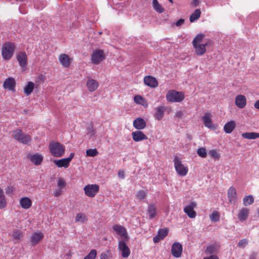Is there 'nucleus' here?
I'll use <instances>...</instances> for the list:
<instances>
[{
  "label": "nucleus",
  "instance_id": "obj_1",
  "mask_svg": "<svg viewBox=\"0 0 259 259\" xmlns=\"http://www.w3.org/2000/svg\"><path fill=\"white\" fill-rule=\"evenodd\" d=\"M204 36L205 35L203 34H198L194 37L192 41L195 53L199 56L203 55L206 53V48L207 47H211L213 45V41L210 39L202 44Z\"/></svg>",
  "mask_w": 259,
  "mask_h": 259
},
{
  "label": "nucleus",
  "instance_id": "obj_47",
  "mask_svg": "<svg viewBox=\"0 0 259 259\" xmlns=\"http://www.w3.org/2000/svg\"><path fill=\"white\" fill-rule=\"evenodd\" d=\"M209 154L210 156L214 159H219L220 157V154L215 150H211L209 151Z\"/></svg>",
  "mask_w": 259,
  "mask_h": 259
},
{
  "label": "nucleus",
  "instance_id": "obj_5",
  "mask_svg": "<svg viewBox=\"0 0 259 259\" xmlns=\"http://www.w3.org/2000/svg\"><path fill=\"white\" fill-rule=\"evenodd\" d=\"M166 100L170 103L181 102L185 99L183 93L176 90H169L166 95Z\"/></svg>",
  "mask_w": 259,
  "mask_h": 259
},
{
  "label": "nucleus",
  "instance_id": "obj_30",
  "mask_svg": "<svg viewBox=\"0 0 259 259\" xmlns=\"http://www.w3.org/2000/svg\"><path fill=\"white\" fill-rule=\"evenodd\" d=\"M149 219H153L156 215V207L154 204H150L147 209Z\"/></svg>",
  "mask_w": 259,
  "mask_h": 259
},
{
  "label": "nucleus",
  "instance_id": "obj_38",
  "mask_svg": "<svg viewBox=\"0 0 259 259\" xmlns=\"http://www.w3.org/2000/svg\"><path fill=\"white\" fill-rule=\"evenodd\" d=\"M153 3V7L155 11L159 13H162L164 11V9L162 7V6L158 3V2H156L155 3Z\"/></svg>",
  "mask_w": 259,
  "mask_h": 259
},
{
  "label": "nucleus",
  "instance_id": "obj_60",
  "mask_svg": "<svg viewBox=\"0 0 259 259\" xmlns=\"http://www.w3.org/2000/svg\"><path fill=\"white\" fill-rule=\"evenodd\" d=\"M183 112L181 111H179L177 112L176 114V116L178 118H181L183 116Z\"/></svg>",
  "mask_w": 259,
  "mask_h": 259
},
{
  "label": "nucleus",
  "instance_id": "obj_26",
  "mask_svg": "<svg viewBox=\"0 0 259 259\" xmlns=\"http://www.w3.org/2000/svg\"><path fill=\"white\" fill-rule=\"evenodd\" d=\"M236 127V122L234 120L230 121L227 122L224 126V130L227 134L231 133Z\"/></svg>",
  "mask_w": 259,
  "mask_h": 259
},
{
  "label": "nucleus",
  "instance_id": "obj_19",
  "mask_svg": "<svg viewBox=\"0 0 259 259\" xmlns=\"http://www.w3.org/2000/svg\"><path fill=\"white\" fill-rule=\"evenodd\" d=\"M28 158L30 161L35 165H40L43 160V156L39 153L30 154L28 155Z\"/></svg>",
  "mask_w": 259,
  "mask_h": 259
},
{
  "label": "nucleus",
  "instance_id": "obj_56",
  "mask_svg": "<svg viewBox=\"0 0 259 259\" xmlns=\"http://www.w3.org/2000/svg\"><path fill=\"white\" fill-rule=\"evenodd\" d=\"M118 176L119 178H120L121 179H124V172L123 170H119L118 172Z\"/></svg>",
  "mask_w": 259,
  "mask_h": 259
},
{
  "label": "nucleus",
  "instance_id": "obj_62",
  "mask_svg": "<svg viewBox=\"0 0 259 259\" xmlns=\"http://www.w3.org/2000/svg\"><path fill=\"white\" fill-rule=\"evenodd\" d=\"M5 195H4V191L3 190V189H2L1 187H0V198H3V197H5Z\"/></svg>",
  "mask_w": 259,
  "mask_h": 259
},
{
  "label": "nucleus",
  "instance_id": "obj_14",
  "mask_svg": "<svg viewBox=\"0 0 259 259\" xmlns=\"http://www.w3.org/2000/svg\"><path fill=\"white\" fill-rule=\"evenodd\" d=\"M16 81L13 77H8L3 83V87L5 89L15 92L16 87Z\"/></svg>",
  "mask_w": 259,
  "mask_h": 259
},
{
  "label": "nucleus",
  "instance_id": "obj_57",
  "mask_svg": "<svg viewBox=\"0 0 259 259\" xmlns=\"http://www.w3.org/2000/svg\"><path fill=\"white\" fill-rule=\"evenodd\" d=\"M203 259H219L217 255H211L208 257H204Z\"/></svg>",
  "mask_w": 259,
  "mask_h": 259
},
{
  "label": "nucleus",
  "instance_id": "obj_31",
  "mask_svg": "<svg viewBox=\"0 0 259 259\" xmlns=\"http://www.w3.org/2000/svg\"><path fill=\"white\" fill-rule=\"evenodd\" d=\"M34 88V83L32 81L28 82L27 85L24 88V94L26 96L30 95Z\"/></svg>",
  "mask_w": 259,
  "mask_h": 259
},
{
  "label": "nucleus",
  "instance_id": "obj_46",
  "mask_svg": "<svg viewBox=\"0 0 259 259\" xmlns=\"http://www.w3.org/2000/svg\"><path fill=\"white\" fill-rule=\"evenodd\" d=\"M146 193L143 190H140L137 194V198L140 200H143L146 197Z\"/></svg>",
  "mask_w": 259,
  "mask_h": 259
},
{
  "label": "nucleus",
  "instance_id": "obj_15",
  "mask_svg": "<svg viewBox=\"0 0 259 259\" xmlns=\"http://www.w3.org/2000/svg\"><path fill=\"white\" fill-rule=\"evenodd\" d=\"M113 229L116 233L121 236L124 237L125 241H128V237L126 229L120 225H114L112 227Z\"/></svg>",
  "mask_w": 259,
  "mask_h": 259
},
{
  "label": "nucleus",
  "instance_id": "obj_28",
  "mask_svg": "<svg viewBox=\"0 0 259 259\" xmlns=\"http://www.w3.org/2000/svg\"><path fill=\"white\" fill-rule=\"evenodd\" d=\"M249 210L248 208H243L239 212L238 217L240 221H245L248 216Z\"/></svg>",
  "mask_w": 259,
  "mask_h": 259
},
{
  "label": "nucleus",
  "instance_id": "obj_40",
  "mask_svg": "<svg viewBox=\"0 0 259 259\" xmlns=\"http://www.w3.org/2000/svg\"><path fill=\"white\" fill-rule=\"evenodd\" d=\"M57 186L60 190L64 189L66 186V182L65 180L62 178L57 179Z\"/></svg>",
  "mask_w": 259,
  "mask_h": 259
},
{
  "label": "nucleus",
  "instance_id": "obj_50",
  "mask_svg": "<svg viewBox=\"0 0 259 259\" xmlns=\"http://www.w3.org/2000/svg\"><path fill=\"white\" fill-rule=\"evenodd\" d=\"M143 100V98L139 95H137L134 97V101L137 104H141V102Z\"/></svg>",
  "mask_w": 259,
  "mask_h": 259
},
{
  "label": "nucleus",
  "instance_id": "obj_48",
  "mask_svg": "<svg viewBox=\"0 0 259 259\" xmlns=\"http://www.w3.org/2000/svg\"><path fill=\"white\" fill-rule=\"evenodd\" d=\"M7 205L6 199L5 197L0 198V209L5 208Z\"/></svg>",
  "mask_w": 259,
  "mask_h": 259
},
{
  "label": "nucleus",
  "instance_id": "obj_20",
  "mask_svg": "<svg viewBox=\"0 0 259 259\" xmlns=\"http://www.w3.org/2000/svg\"><path fill=\"white\" fill-rule=\"evenodd\" d=\"M144 82L147 86L151 88H156L158 85L157 79L152 76H146L144 78Z\"/></svg>",
  "mask_w": 259,
  "mask_h": 259
},
{
  "label": "nucleus",
  "instance_id": "obj_32",
  "mask_svg": "<svg viewBox=\"0 0 259 259\" xmlns=\"http://www.w3.org/2000/svg\"><path fill=\"white\" fill-rule=\"evenodd\" d=\"M242 136L246 139H255L259 138V133L254 132L244 133L242 134Z\"/></svg>",
  "mask_w": 259,
  "mask_h": 259
},
{
  "label": "nucleus",
  "instance_id": "obj_33",
  "mask_svg": "<svg viewBox=\"0 0 259 259\" xmlns=\"http://www.w3.org/2000/svg\"><path fill=\"white\" fill-rule=\"evenodd\" d=\"M201 15V11L200 9H196L194 12L191 15L189 20L191 22H193L199 18Z\"/></svg>",
  "mask_w": 259,
  "mask_h": 259
},
{
  "label": "nucleus",
  "instance_id": "obj_24",
  "mask_svg": "<svg viewBox=\"0 0 259 259\" xmlns=\"http://www.w3.org/2000/svg\"><path fill=\"white\" fill-rule=\"evenodd\" d=\"M133 126L136 129L141 130L145 128L146 122L143 118L139 117L134 120Z\"/></svg>",
  "mask_w": 259,
  "mask_h": 259
},
{
  "label": "nucleus",
  "instance_id": "obj_11",
  "mask_svg": "<svg viewBox=\"0 0 259 259\" xmlns=\"http://www.w3.org/2000/svg\"><path fill=\"white\" fill-rule=\"evenodd\" d=\"M171 252L173 256L176 258L181 257L183 252L182 245L179 242H175L171 246Z\"/></svg>",
  "mask_w": 259,
  "mask_h": 259
},
{
  "label": "nucleus",
  "instance_id": "obj_55",
  "mask_svg": "<svg viewBox=\"0 0 259 259\" xmlns=\"http://www.w3.org/2000/svg\"><path fill=\"white\" fill-rule=\"evenodd\" d=\"M100 259H109L108 252L107 253H102L100 255Z\"/></svg>",
  "mask_w": 259,
  "mask_h": 259
},
{
  "label": "nucleus",
  "instance_id": "obj_9",
  "mask_svg": "<svg viewBox=\"0 0 259 259\" xmlns=\"http://www.w3.org/2000/svg\"><path fill=\"white\" fill-rule=\"evenodd\" d=\"M118 249L121 251L122 257L127 258L130 256L131 251L124 240H120L118 242Z\"/></svg>",
  "mask_w": 259,
  "mask_h": 259
},
{
  "label": "nucleus",
  "instance_id": "obj_37",
  "mask_svg": "<svg viewBox=\"0 0 259 259\" xmlns=\"http://www.w3.org/2000/svg\"><path fill=\"white\" fill-rule=\"evenodd\" d=\"M243 204L245 206H247L251 204L254 202V198L251 195H249L248 196H246L243 198Z\"/></svg>",
  "mask_w": 259,
  "mask_h": 259
},
{
  "label": "nucleus",
  "instance_id": "obj_43",
  "mask_svg": "<svg viewBox=\"0 0 259 259\" xmlns=\"http://www.w3.org/2000/svg\"><path fill=\"white\" fill-rule=\"evenodd\" d=\"M98 151L96 149H89L86 150V155L88 156L94 157L97 155Z\"/></svg>",
  "mask_w": 259,
  "mask_h": 259
},
{
  "label": "nucleus",
  "instance_id": "obj_22",
  "mask_svg": "<svg viewBox=\"0 0 259 259\" xmlns=\"http://www.w3.org/2000/svg\"><path fill=\"white\" fill-rule=\"evenodd\" d=\"M228 198L230 203L235 204L237 198L236 189L233 187H231L228 190Z\"/></svg>",
  "mask_w": 259,
  "mask_h": 259
},
{
  "label": "nucleus",
  "instance_id": "obj_25",
  "mask_svg": "<svg viewBox=\"0 0 259 259\" xmlns=\"http://www.w3.org/2000/svg\"><path fill=\"white\" fill-rule=\"evenodd\" d=\"M19 203L22 208L27 209L31 206L32 202L29 197H24L20 199Z\"/></svg>",
  "mask_w": 259,
  "mask_h": 259
},
{
  "label": "nucleus",
  "instance_id": "obj_7",
  "mask_svg": "<svg viewBox=\"0 0 259 259\" xmlns=\"http://www.w3.org/2000/svg\"><path fill=\"white\" fill-rule=\"evenodd\" d=\"M85 195L89 197H94L99 191V186L97 184H88L83 188Z\"/></svg>",
  "mask_w": 259,
  "mask_h": 259
},
{
  "label": "nucleus",
  "instance_id": "obj_10",
  "mask_svg": "<svg viewBox=\"0 0 259 259\" xmlns=\"http://www.w3.org/2000/svg\"><path fill=\"white\" fill-rule=\"evenodd\" d=\"M44 238V234L40 231L33 233L30 237V243L32 246L38 244Z\"/></svg>",
  "mask_w": 259,
  "mask_h": 259
},
{
  "label": "nucleus",
  "instance_id": "obj_2",
  "mask_svg": "<svg viewBox=\"0 0 259 259\" xmlns=\"http://www.w3.org/2000/svg\"><path fill=\"white\" fill-rule=\"evenodd\" d=\"M15 50V43L11 41L4 42L1 49V54L3 59L5 61L10 60L14 54Z\"/></svg>",
  "mask_w": 259,
  "mask_h": 259
},
{
  "label": "nucleus",
  "instance_id": "obj_44",
  "mask_svg": "<svg viewBox=\"0 0 259 259\" xmlns=\"http://www.w3.org/2000/svg\"><path fill=\"white\" fill-rule=\"evenodd\" d=\"M87 134L89 135L91 137L94 136L95 135V130H94L93 123H91L87 128Z\"/></svg>",
  "mask_w": 259,
  "mask_h": 259
},
{
  "label": "nucleus",
  "instance_id": "obj_29",
  "mask_svg": "<svg viewBox=\"0 0 259 259\" xmlns=\"http://www.w3.org/2000/svg\"><path fill=\"white\" fill-rule=\"evenodd\" d=\"M53 162L58 167H63L64 168H67L70 164V163L66 158H62L59 160H54Z\"/></svg>",
  "mask_w": 259,
  "mask_h": 259
},
{
  "label": "nucleus",
  "instance_id": "obj_27",
  "mask_svg": "<svg viewBox=\"0 0 259 259\" xmlns=\"http://www.w3.org/2000/svg\"><path fill=\"white\" fill-rule=\"evenodd\" d=\"M165 110V107L163 106L157 107L156 108V112L155 113V117L158 120H160L162 119L164 116V113Z\"/></svg>",
  "mask_w": 259,
  "mask_h": 259
},
{
  "label": "nucleus",
  "instance_id": "obj_8",
  "mask_svg": "<svg viewBox=\"0 0 259 259\" xmlns=\"http://www.w3.org/2000/svg\"><path fill=\"white\" fill-rule=\"evenodd\" d=\"M105 59L104 52L102 50H96L91 55V60L94 64H98Z\"/></svg>",
  "mask_w": 259,
  "mask_h": 259
},
{
  "label": "nucleus",
  "instance_id": "obj_18",
  "mask_svg": "<svg viewBox=\"0 0 259 259\" xmlns=\"http://www.w3.org/2000/svg\"><path fill=\"white\" fill-rule=\"evenodd\" d=\"M87 87L90 92L95 91L99 87V82L97 80L88 77L87 81Z\"/></svg>",
  "mask_w": 259,
  "mask_h": 259
},
{
  "label": "nucleus",
  "instance_id": "obj_49",
  "mask_svg": "<svg viewBox=\"0 0 259 259\" xmlns=\"http://www.w3.org/2000/svg\"><path fill=\"white\" fill-rule=\"evenodd\" d=\"M248 243V241L246 239H243L241 240L238 243V246L240 247H244Z\"/></svg>",
  "mask_w": 259,
  "mask_h": 259
},
{
  "label": "nucleus",
  "instance_id": "obj_21",
  "mask_svg": "<svg viewBox=\"0 0 259 259\" xmlns=\"http://www.w3.org/2000/svg\"><path fill=\"white\" fill-rule=\"evenodd\" d=\"M235 105L239 108H244L246 105V97L242 95H237L235 98Z\"/></svg>",
  "mask_w": 259,
  "mask_h": 259
},
{
  "label": "nucleus",
  "instance_id": "obj_3",
  "mask_svg": "<svg viewBox=\"0 0 259 259\" xmlns=\"http://www.w3.org/2000/svg\"><path fill=\"white\" fill-rule=\"evenodd\" d=\"M12 137L23 144H28L31 141V137L28 134L24 133L21 130L18 128L12 132Z\"/></svg>",
  "mask_w": 259,
  "mask_h": 259
},
{
  "label": "nucleus",
  "instance_id": "obj_64",
  "mask_svg": "<svg viewBox=\"0 0 259 259\" xmlns=\"http://www.w3.org/2000/svg\"><path fill=\"white\" fill-rule=\"evenodd\" d=\"M250 259H255V258H254V257H252V256H251V257H250Z\"/></svg>",
  "mask_w": 259,
  "mask_h": 259
},
{
  "label": "nucleus",
  "instance_id": "obj_53",
  "mask_svg": "<svg viewBox=\"0 0 259 259\" xmlns=\"http://www.w3.org/2000/svg\"><path fill=\"white\" fill-rule=\"evenodd\" d=\"M184 22H185V20L184 19H180L179 20H178L176 23V25L177 26H181L182 25H183L184 23Z\"/></svg>",
  "mask_w": 259,
  "mask_h": 259
},
{
  "label": "nucleus",
  "instance_id": "obj_41",
  "mask_svg": "<svg viewBox=\"0 0 259 259\" xmlns=\"http://www.w3.org/2000/svg\"><path fill=\"white\" fill-rule=\"evenodd\" d=\"M197 153L200 157L202 158H205L207 156L206 150L204 147L199 148L198 149Z\"/></svg>",
  "mask_w": 259,
  "mask_h": 259
},
{
  "label": "nucleus",
  "instance_id": "obj_45",
  "mask_svg": "<svg viewBox=\"0 0 259 259\" xmlns=\"http://www.w3.org/2000/svg\"><path fill=\"white\" fill-rule=\"evenodd\" d=\"M168 234V230L167 229H160L158 232V235L163 240Z\"/></svg>",
  "mask_w": 259,
  "mask_h": 259
},
{
  "label": "nucleus",
  "instance_id": "obj_58",
  "mask_svg": "<svg viewBox=\"0 0 259 259\" xmlns=\"http://www.w3.org/2000/svg\"><path fill=\"white\" fill-rule=\"evenodd\" d=\"M200 2V0H193L192 2V5H193L194 7H197L199 5Z\"/></svg>",
  "mask_w": 259,
  "mask_h": 259
},
{
  "label": "nucleus",
  "instance_id": "obj_13",
  "mask_svg": "<svg viewBox=\"0 0 259 259\" xmlns=\"http://www.w3.org/2000/svg\"><path fill=\"white\" fill-rule=\"evenodd\" d=\"M16 58L20 67L23 69H25L27 64V56L26 53L25 52L18 53Z\"/></svg>",
  "mask_w": 259,
  "mask_h": 259
},
{
  "label": "nucleus",
  "instance_id": "obj_61",
  "mask_svg": "<svg viewBox=\"0 0 259 259\" xmlns=\"http://www.w3.org/2000/svg\"><path fill=\"white\" fill-rule=\"evenodd\" d=\"M254 107L255 108L259 110V100H257L254 104Z\"/></svg>",
  "mask_w": 259,
  "mask_h": 259
},
{
  "label": "nucleus",
  "instance_id": "obj_17",
  "mask_svg": "<svg viewBox=\"0 0 259 259\" xmlns=\"http://www.w3.org/2000/svg\"><path fill=\"white\" fill-rule=\"evenodd\" d=\"M60 64L64 68H68L70 65L71 59L65 54H61L58 57Z\"/></svg>",
  "mask_w": 259,
  "mask_h": 259
},
{
  "label": "nucleus",
  "instance_id": "obj_23",
  "mask_svg": "<svg viewBox=\"0 0 259 259\" xmlns=\"http://www.w3.org/2000/svg\"><path fill=\"white\" fill-rule=\"evenodd\" d=\"M132 136L133 140L135 142H139L148 139L147 136L140 130L133 132L132 133Z\"/></svg>",
  "mask_w": 259,
  "mask_h": 259
},
{
  "label": "nucleus",
  "instance_id": "obj_36",
  "mask_svg": "<svg viewBox=\"0 0 259 259\" xmlns=\"http://www.w3.org/2000/svg\"><path fill=\"white\" fill-rule=\"evenodd\" d=\"M88 220L87 216L83 213H78L75 217L76 222L84 223Z\"/></svg>",
  "mask_w": 259,
  "mask_h": 259
},
{
  "label": "nucleus",
  "instance_id": "obj_51",
  "mask_svg": "<svg viewBox=\"0 0 259 259\" xmlns=\"http://www.w3.org/2000/svg\"><path fill=\"white\" fill-rule=\"evenodd\" d=\"M14 189L13 187H12L11 186H8L5 189L6 192L8 194H12L14 192Z\"/></svg>",
  "mask_w": 259,
  "mask_h": 259
},
{
  "label": "nucleus",
  "instance_id": "obj_35",
  "mask_svg": "<svg viewBox=\"0 0 259 259\" xmlns=\"http://www.w3.org/2000/svg\"><path fill=\"white\" fill-rule=\"evenodd\" d=\"M218 249L219 247L217 245L212 244L207 247L205 252L207 254H212L217 252Z\"/></svg>",
  "mask_w": 259,
  "mask_h": 259
},
{
  "label": "nucleus",
  "instance_id": "obj_16",
  "mask_svg": "<svg viewBox=\"0 0 259 259\" xmlns=\"http://www.w3.org/2000/svg\"><path fill=\"white\" fill-rule=\"evenodd\" d=\"M205 126L210 128L214 129L215 126L211 120V114L210 113H206L201 118Z\"/></svg>",
  "mask_w": 259,
  "mask_h": 259
},
{
  "label": "nucleus",
  "instance_id": "obj_6",
  "mask_svg": "<svg viewBox=\"0 0 259 259\" xmlns=\"http://www.w3.org/2000/svg\"><path fill=\"white\" fill-rule=\"evenodd\" d=\"M175 167L177 172L181 176H186L188 171V168L185 166L180 158L176 157L174 160Z\"/></svg>",
  "mask_w": 259,
  "mask_h": 259
},
{
  "label": "nucleus",
  "instance_id": "obj_52",
  "mask_svg": "<svg viewBox=\"0 0 259 259\" xmlns=\"http://www.w3.org/2000/svg\"><path fill=\"white\" fill-rule=\"evenodd\" d=\"M62 194L61 190H55L54 192V196L56 197L60 196Z\"/></svg>",
  "mask_w": 259,
  "mask_h": 259
},
{
  "label": "nucleus",
  "instance_id": "obj_63",
  "mask_svg": "<svg viewBox=\"0 0 259 259\" xmlns=\"http://www.w3.org/2000/svg\"><path fill=\"white\" fill-rule=\"evenodd\" d=\"M169 1L170 3H171V4H173V1L172 0H168Z\"/></svg>",
  "mask_w": 259,
  "mask_h": 259
},
{
  "label": "nucleus",
  "instance_id": "obj_4",
  "mask_svg": "<svg viewBox=\"0 0 259 259\" xmlns=\"http://www.w3.org/2000/svg\"><path fill=\"white\" fill-rule=\"evenodd\" d=\"M51 154L56 157L62 156L65 152V146L59 142H51L49 144Z\"/></svg>",
  "mask_w": 259,
  "mask_h": 259
},
{
  "label": "nucleus",
  "instance_id": "obj_42",
  "mask_svg": "<svg viewBox=\"0 0 259 259\" xmlns=\"http://www.w3.org/2000/svg\"><path fill=\"white\" fill-rule=\"evenodd\" d=\"M97 251L95 249H92L89 252L88 254H87L83 259H95L97 256Z\"/></svg>",
  "mask_w": 259,
  "mask_h": 259
},
{
  "label": "nucleus",
  "instance_id": "obj_39",
  "mask_svg": "<svg viewBox=\"0 0 259 259\" xmlns=\"http://www.w3.org/2000/svg\"><path fill=\"white\" fill-rule=\"evenodd\" d=\"M210 220L212 222H217L220 220V216L218 211L214 210L209 215Z\"/></svg>",
  "mask_w": 259,
  "mask_h": 259
},
{
  "label": "nucleus",
  "instance_id": "obj_12",
  "mask_svg": "<svg viewBox=\"0 0 259 259\" xmlns=\"http://www.w3.org/2000/svg\"><path fill=\"white\" fill-rule=\"evenodd\" d=\"M196 204L194 202H192L190 204L186 206L184 208V211L186 213L190 218H195L196 216V212L194 210V208L196 207Z\"/></svg>",
  "mask_w": 259,
  "mask_h": 259
},
{
  "label": "nucleus",
  "instance_id": "obj_34",
  "mask_svg": "<svg viewBox=\"0 0 259 259\" xmlns=\"http://www.w3.org/2000/svg\"><path fill=\"white\" fill-rule=\"evenodd\" d=\"M12 236L16 240H19L23 237L22 232L18 229H14L12 233Z\"/></svg>",
  "mask_w": 259,
  "mask_h": 259
},
{
  "label": "nucleus",
  "instance_id": "obj_54",
  "mask_svg": "<svg viewBox=\"0 0 259 259\" xmlns=\"http://www.w3.org/2000/svg\"><path fill=\"white\" fill-rule=\"evenodd\" d=\"M153 241L154 243H157L160 240H162V238L157 234L156 236L153 237Z\"/></svg>",
  "mask_w": 259,
  "mask_h": 259
},
{
  "label": "nucleus",
  "instance_id": "obj_59",
  "mask_svg": "<svg viewBox=\"0 0 259 259\" xmlns=\"http://www.w3.org/2000/svg\"><path fill=\"white\" fill-rule=\"evenodd\" d=\"M74 153H71L69 156L67 158H66V159L67 160H68V161L70 163V161H71V160L73 159V157H74Z\"/></svg>",
  "mask_w": 259,
  "mask_h": 259
}]
</instances>
